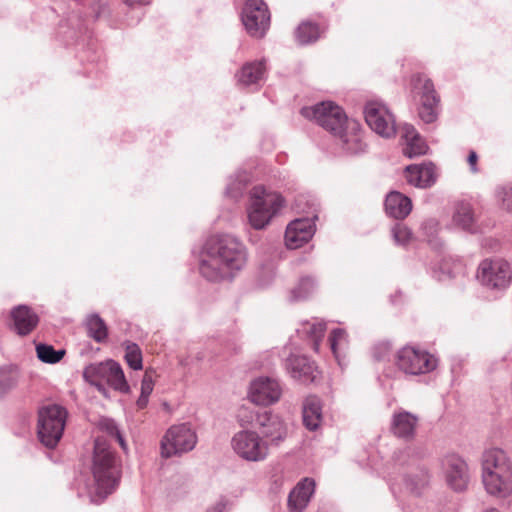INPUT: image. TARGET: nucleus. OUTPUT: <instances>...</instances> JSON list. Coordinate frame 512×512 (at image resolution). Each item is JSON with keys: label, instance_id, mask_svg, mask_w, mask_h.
Masks as SVG:
<instances>
[{"label": "nucleus", "instance_id": "1", "mask_svg": "<svg viewBox=\"0 0 512 512\" xmlns=\"http://www.w3.org/2000/svg\"><path fill=\"white\" fill-rule=\"evenodd\" d=\"M246 262V248L237 238L228 234L216 235L207 243L199 270L207 280L218 282L233 278Z\"/></svg>", "mask_w": 512, "mask_h": 512}, {"label": "nucleus", "instance_id": "2", "mask_svg": "<svg viewBox=\"0 0 512 512\" xmlns=\"http://www.w3.org/2000/svg\"><path fill=\"white\" fill-rule=\"evenodd\" d=\"M92 473L95 495L103 500L119 484L120 469L115 454L110 450L106 440L101 437L95 440Z\"/></svg>", "mask_w": 512, "mask_h": 512}, {"label": "nucleus", "instance_id": "3", "mask_svg": "<svg viewBox=\"0 0 512 512\" xmlns=\"http://www.w3.org/2000/svg\"><path fill=\"white\" fill-rule=\"evenodd\" d=\"M284 203V198L279 193L260 185L253 187L247 208L250 225L256 230L264 229L279 214Z\"/></svg>", "mask_w": 512, "mask_h": 512}, {"label": "nucleus", "instance_id": "4", "mask_svg": "<svg viewBox=\"0 0 512 512\" xmlns=\"http://www.w3.org/2000/svg\"><path fill=\"white\" fill-rule=\"evenodd\" d=\"M83 377L100 392H105L104 383L124 393L128 392L130 388L123 369L120 364L114 360H107L86 366L83 371Z\"/></svg>", "mask_w": 512, "mask_h": 512}, {"label": "nucleus", "instance_id": "5", "mask_svg": "<svg viewBox=\"0 0 512 512\" xmlns=\"http://www.w3.org/2000/svg\"><path fill=\"white\" fill-rule=\"evenodd\" d=\"M67 411L59 405H49L39 410L38 436L49 448H54L62 438Z\"/></svg>", "mask_w": 512, "mask_h": 512}, {"label": "nucleus", "instance_id": "6", "mask_svg": "<svg viewBox=\"0 0 512 512\" xmlns=\"http://www.w3.org/2000/svg\"><path fill=\"white\" fill-rule=\"evenodd\" d=\"M301 115L314 120L334 136L343 132L344 126L349 122L343 109L331 101H324L311 107H303Z\"/></svg>", "mask_w": 512, "mask_h": 512}, {"label": "nucleus", "instance_id": "7", "mask_svg": "<svg viewBox=\"0 0 512 512\" xmlns=\"http://www.w3.org/2000/svg\"><path fill=\"white\" fill-rule=\"evenodd\" d=\"M395 364L406 374L421 375L433 371L437 367V359L425 350L405 346L397 352Z\"/></svg>", "mask_w": 512, "mask_h": 512}, {"label": "nucleus", "instance_id": "8", "mask_svg": "<svg viewBox=\"0 0 512 512\" xmlns=\"http://www.w3.org/2000/svg\"><path fill=\"white\" fill-rule=\"evenodd\" d=\"M231 446L240 458L250 462L263 461L269 454L268 443L255 431L237 432L231 440Z\"/></svg>", "mask_w": 512, "mask_h": 512}, {"label": "nucleus", "instance_id": "9", "mask_svg": "<svg viewBox=\"0 0 512 512\" xmlns=\"http://www.w3.org/2000/svg\"><path fill=\"white\" fill-rule=\"evenodd\" d=\"M197 436L188 424L171 426L161 440V454L165 458L191 451Z\"/></svg>", "mask_w": 512, "mask_h": 512}, {"label": "nucleus", "instance_id": "10", "mask_svg": "<svg viewBox=\"0 0 512 512\" xmlns=\"http://www.w3.org/2000/svg\"><path fill=\"white\" fill-rule=\"evenodd\" d=\"M247 33L254 38L265 36L270 26V12L263 0H247L241 14Z\"/></svg>", "mask_w": 512, "mask_h": 512}, {"label": "nucleus", "instance_id": "11", "mask_svg": "<svg viewBox=\"0 0 512 512\" xmlns=\"http://www.w3.org/2000/svg\"><path fill=\"white\" fill-rule=\"evenodd\" d=\"M365 121L378 135L390 138L396 134L394 116L388 108L377 101H370L364 109Z\"/></svg>", "mask_w": 512, "mask_h": 512}, {"label": "nucleus", "instance_id": "12", "mask_svg": "<svg viewBox=\"0 0 512 512\" xmlns=\"http://www.w3.org/2000/svg\"><path fill=\"white\" fill-rule=\"evenodd\" d=\"M413 81L415 88L420 89L419 117L427 124L433 123L438 117L440 102L434 84L429 78L423 75L416 76Z\"/></svg>", "mask_w": 512, "mask_h": 512}, {"label": "nucleus", "instance_id": "13", "mask_svg": "<svg viewBox=\"0 0 512 512\" xmlns=\"http://www.w3.org/2000/svg\"><path fill=\"white\" fill-rule=\"evenodd\" d=\"M478 279L485 286L491 288H505L511 280V268L508 262L502 259L484 260L478 268Z\"/></svg>", "mask_w": 512, "mask_h": 512}, {"label": "nucleus", "instance_id": "14", "mask_svg": "<svg viewBox=\"0 0 512 512\" xmlns=\"http://www.w3.org/2000/svg\"><path fill=\"white\" fill-rule=\"evenodd\" d=\"M282 394V389L275 379L259 377L255 379L249 389L250 400L262 406L276 403Z\"/></svg>", "mask_w": 512, "mask_h": 512}, {"label": "nucleus", "instance_id": "15", "mask_svg": "<svg viewBox=\"0 0 512 512\" xmlns=\"http://www.w3.org/2000/svg\"><path fill=\"white\" fill-rule=\"evenodd\" d=\"M447 484L455 491H463L469 482L466 462L455 454L447 455L442 460Z\"/></svg>", "mask_w": 512, "mask_h": 512}, {"label": "nucleus", "instance_id": "16", "mask_svg": "<svg viewBox=\"0 0 512 512\" xmlns=\"http://www.w3.org/2000/svg\"><path fill=\"white\" fill-rule=\"evenodd\" d=\"M285 367L292 378L304 384L314 383L320 375L315 363L306 356L291 355L286 359Z\"/></svg>", "mask_w": 512, "mask_h": 512}, {"label": "nucleus", "instance_id": "17", "mask_svg": "<svg viewBox=\"0 0 512 512\" xmlns=\"http://www.w3.org/2000/svg\"><path fill=\"white\" fill-rule=\"evenodd\" d=\"M264 438L271 444L278 445L286 437V428L282 419L269 411L257 413L255 419Z\"/></svg>", "mask_w": 512, "mask_h": 512}, {"label": "nucleus", "instance_id": "18", "mask_svg": "<svg viewBox=\"0 0 512 512\" xmlns=\"http://www.w3.org/2000/svg\"><path fill=\"white\" fill-rule=\"evenodd\" d=\"M315 232L310 219L301 218L290 222L285 231V243L289 249H297L307 243Z\"/></svg>", "mask_w": 512, "mask_h": 512}, {"label": "nucleus", "instance_id": "19", "mask_svg": "<svg viewBox=\"0 0 512 512\" xmlns=\"http://www.w3.org/2000/svg\"><path fill=\"white\" fill-rule=\"evenodd\" d=\"M10 317L13 321L14 330L20 336L30 334L39 323L38 315L27 305L14 307L10 312Z\"/></svg>", "mask_w": 512, "mask_h": 512}, {"label": "nucleus", "instance_id": "20", "mask_svg": "<svg viewBox=\"0 0 512 512\" xmlns=\"http://www.w3.org/2000/svg\"><path fill=\"white\" fill-rule=\"evenodd\" d=\"M484 487L490 495L505 498L512 494V469L500 473L482 475Z\"/></svg>", "mask_w": 512, "mask_h": 512}, {"label": "nucleus", "instance_id": "21", "mask_svg": "<svg viewBox=\"0 0 512 512\" xmlns=\"http://www.w3.org/2000/svg\"><path fill=\"white\" fill-rule=\"evenodd\" d=\"M418 417L408 411L395 412L391 421V432L394 436L404 440H412L415 437Z\"/></svg>", "mask_w": 512, "mask_h": 512}, {"label": "nucleus", "instance_id": "22", "mask_svg": "<svg viewBox=\"0 0 512 512\" xmlns=\"http://www.w3.org/2000/svg\"><path fill=\"white\" fill-rule=\"evenodd\" d=\"M342 143L343 148L353 154L363 152L366 144L363 142L360 126L355 121H349L343 129L336 135Z\"/></svg>", "mask_w": 512, "mask_h": 512}, {"label": "nucleus", "instance_id": "23", "mask_svg": "<svg viewBox=\"0 0 512 512\" xmlns=\"http://www.w3.org/2000/svg\"><path fill=\"white\" fill-rule=\"evenodd\" d=\"M405 177L410 185L427 188L435 182V167L433 164L409 165L405 169Z\"/></svg>", "mask_w": 512, "mask_h": 512}, {"label": "nucleus", "instance_id": "24", "mask_svg": "<svg viewBox=\"0 0 512 512\" xmlns=\"http://www.w3.org/2000/svg\"><path fill=\"white\" fill-rule=\"evenodd\" d=\"M315 488V482L305 478L290 492L288 505L291 512H302L307 506Z\"/></svg>", "mask_w": 512, "mask_h": 512}, {"label": "nucleus", "instance_id": "25", "mask_svg": "<svg viewBox=\"0 0 512 512\" xmlns=\"http://www.w3.org/2000/svg\"><path fill=\"white\" fill-rule=\"evenodd\" d=\"M412 210V201L398 191H391L385 199V211L394 219L406 218Z\"/></svg>", "mask_w": 512, "mask_h": 512}, {"label": "nucleus", "instance_id": "26", "mask_svg": "<svg viewBox=\"0 0 512 512\" xmlns=\"http://www.w3.org/2000/svg\"><path fill=\"white\" fill-rule=\"evenodd\" d=\"M511 469L512 463L504 451L493 449L484 453L482 461V475L500 473V471L504 472Z\"/></svg>", "mask_w": 512, "mask_h": 512}, {"label": "nucleus", "instance_id": "27", "mask_svg": "<svg viewBox=\"0 0 512 512\" xmlns=\"http://www.w3.org/2000/svg\"><path fill=\"white\" fill-rule=\"evenodd\" d=\"M402 132V137L405 140V147L403 149L404 155L408 156L409 158H413L416 156L424 155L426 153L428 147L414 126L405 124L402 127Z\"/></svg>", "mask_w": 512, "mask_h": 512}, {"label": "nucleus", "instance_id": "28", "mask_svg": "<svg viewBox=\"0 0 512 512\" xmlns=\"http://www.w3.org/2000/svg\"><path fill=\"white\" fill-rule=\"evenodd\" d=\"M322 421V406L318 397L309 396L303 404V423L311 431L319 428Z\"/></svg>", "mask_w": 512, "mask_h": 512}, {"label": "nucleus", "instance_id": "29", "mask_svg": "<svg viewBox=\"0 0 512 512\" xmlns=\"http://www.w3.org/2000/svg\"><path fill=\"white\" fill-rule=\"evenodd\" d=\"M264 73V62L253 61L243 65L241 70L236 74V78L240 85L249 86L257 84L263 78Z\"/></svg>", "mask_w": 512, "mask_h": 512}, {"label": "nucleus", "instance_id": "30", "mask_svg": "<svg viewBox=\"0 0 512 512\" xmlns=\"http://www.w3.org/2000/svg\"><path fill=\"white\" fill-rule=\"evenodd\" d=\"M453 222L463 230L475 231V215L472 206L467 202H460L455 207Z\"/></svg>", "mask_w": 512, "mask_h": 512}, {"label": "nucleus", "instance_id": "31", "mask_svg": "<svg viewBox=\"0 0 512 512\" xmlns=\"http://www.w3.org/2000/svg\"><path fill=\"white\" fill-rule=\"evenodd\" d=\"M320 35V27L311 21L302 22L295 31V38L301 45H306L317 41Z\"/></svg>", "mask_w": 512, "mask_h": 512}, {"label": "nucleus", "instance_id": "32", "mask_svg": "<svg viewBox=\"0 0 512 512\" xmlns=\"http://www.w3.org/2000/svg\"><path fill=\"white\" fill-rule=\"evenodd\" d=\"M88 335L98 343L106 340L108 328L104 320L98 314H91L86 319Z\"/></svg>", "mask_w": 512, "mask_h": 512}, {"label": "nucleus", "instance_id": "33", "mask_svg": "<svg viewBox=\"0 0 512 512\" xmlns=\"http://www.w3.org/2000/svg\"><path fill=\"white\" fill-rule=\"evenodd\" d=\"M316 287V282L312 277H302L297 285L291 290V298L295 301L306 299L314 293Z\"/></svg>", "mask_w": 512, "mask_h": 512}, {"label": "nucleus", "instance_id": "34", "mask_svg": "<svg viewBox=\"0 0 512 512\" xmlns=\"http://www.w3.org/2000/svg\"><path fill=\"white\" fill-rule=\"evenodd\" d=\"M36 353L39 360L49 364L59 362L65 355L64 350L56 351L53 346L42 343L36 346Z\"/></svg>", "mask_w": 512, "mask_h": 512}, {"label": "nucleus", "instance_id": "35", "mask_svg": "<svg viewBox=\"0 0 512 512\" xmlns=\"http://www.w3.org/2000/svg\"><path fill=\"white\" fill-rule=\"evenodd\" d=\"M128 366L133 370H141L143 368L142 351L136 343H125V356Z\"/></svg>", "mask_w": 512, "mask_h": 512}, {"label": "nucleus", "instance_id": "36", "mask_svg": "<svg viewBox=\"0 0 512 512\" xmlns=\"http://www.w3.org/2000/svg\"><path fill=\"white\" fill-rule=\"evenodd\" d=\"M100 430L106 432L109 436L114 437L123 449H126V443L120 433L116 423L109 418H101L98 422Z\"/></svg>", "mask_w": 512, "mask_h": 512}, {"label": "nucleus", "instance_id": "37", "mask_svg": "<svg viewBox=\"0 0 512 512\" xmlns=\"http://www.w3.org/2000/svg\"><path fill=\"white\" fill-rule=\"evenodd\" d=\"M305 331L313 340V348L317 351L326 331V324L324 322H308L305 324Z\"/></svg>", "mask_w": 512, "mask_h": 512}, {"label": "nucleus", "instance_id": "38", "mask_svg": "<svg viewBox=\"0 0 512 512\" xmlns=\"http://www.w3.org/2000/svg\"><path fill=\"white\" fill-rule=\"evenodd\" d=\"M428 478V472L425 469H420L415 475H408L405 482L412 492H418L427 485Z\"/></svg>", "mask_w": 512, "mask_h": 512}, {"label": "nucleus", "instance_id": "39", "mask_svg": "<svg viewBox=\"0 0 512 512\" xmlns=\"http://www.w3.org/2000/svg\"><path fill=\"white\" fill-rule=\"evenodd\" d=\"M331 350L336 357L339 351L342 350L347 344V335L343 329H334L329 337Z\"/></svg>", "mask_w": 512, "mask_h": 512}, {"label": "nucleus", "instance_id": "40", "mask_svg": "<svg viewBox=\"0 0 512 512\" xmlns=\"http://www.w3.org/2000/svg\"><path fill=\"white\" fill-rule=\"evenodd\" d=\"M247 181L248 179L246 175H241L240 179L231 180L226 189V194L233 199H238L242 196Z\"/></svg>", "mask_w": 512, "mask_h": 512}, {"label": "nucleus", "instance_id": "41", "mask_svg": "<svg viewBox=\"0 0 512 512\" xmlns=\"http://www.w3.org/2000/svg\"><path fill=\"white\" fill-rule=\"evenodd\" d=\"M393 238L396 243L406 245L412 239V232L403 224H396L392 229Z\"/></svg>", "mask_w": 512, "mask_h": 512}, {"label": "nucleus", "instance_id": "42", "mask_svg": "<svg viewBox=\"0 0 512 512\" xmlns=\"http://www.w3.org/2000/svg\"><path fill=\"white\" fill-rule=\"evenodd\" d=\"M496 195L503 209L512 211V185L497 189Z\"/></svg>", "mask_w": 512, "mask_h": 512}, {"label": "nucleus", "instance_id": "43", "mask_svg": "<svg viewBox=\"0 0 512 512\" xmlns=\"http://www.w3.org/2000/svg\"><path fill=\"white\" fill-rule=\"evenodd\" d=\"M17 382L16 376L5 370L0 371V389L6 390L15 386Z\"/></svg>", "mask_w": 512, "mask_h": 512}, {"label": "nucleus", "instance_id": "44", "mask_svg": "<svg viewBox=\"0 0 512 512\" xmlns=\"http://www.w3.org/2000/svg\"><path fill=\"white\" fill-rule=\"evenodd\" d=\"M391 351V345L388 342H382L374 347V357L377 360H384Z\"/></svg>", "mask_w": 512, "mask_h": 512}, {"label": "nucleus", "instance_id": "45", "mask_svg": "<svg viewBox=\"0 0 512 512\" xmlns=\"http://www.w3.org/2000/svg\"><path fill=\"white\" fill-rule=\"evenodd\" d=\"M153 388H154V382H153L151 375H149L148 373H145V375L143 376V379L141 381V394L150 396V394L153 391Z\"/></svg>", "mask_w": 512, "mask_h": 512}, {"label": "nucleus", "instance_id": "46", "mask_svg": "<svg viewBox=\"0 0 512 512\" xmlns=\"http://www.w3.org/2000/svg\"><path fill=\"white\" fill-rule=\"evenodd\" d=\"M478 160L479 156L476 151L470 150L467 156V163L469 165L470 172L473 174H477L479 172Z\"/></svg>", "mask_w": 512, "mask_h": 512}, {"label": "nucleus", "instance_id": "47", "mask_svg": "<svg viewBox=\"0 0 512 512\" xmlns=\"http://www.w3.org/2000/svg\"><path fill=\"white\" fill-rule=\"evenodd\" d=\"M228 505V500L225 498H221L213 506L208 508L206 512H225L227 510Z\"/></svg>", "mask_w": 512, "mask_h": 512}, {"label": "nucleus", "instance_id": "48", "mask_svg": "<svg viewBox=\"0 0 512 512\" xmlns=\"http://www.w3.org/2000/svg\"><path fill=\"white\" fill-rule=\"evenodd\" d=\"M149 396L140 394L138 400H137V406L140 409H143L146 407L148 403Z\"/></svg>", "mask_w": 512, "mask_h": 512}, {"label": "nucleus", "instance_id": "49", "mask_svg": "<svg viewBox=\"0 0 512 512\" xmlns=\"http://www.w3.org/2000/svg\"><path fill=\"white\" fill-rule=\"evenodd\" d=\"M127 5L134 6V5H142L148 3L149 0H123Z\"/></svg>", "mask_w": 512, "mask_h": 512}, {"label": "nucleus", "instance_id": "50", "mask_svg": "<svg viewBox=\"0 0 512 512\" xmlns=\"http://www.w3.org/2000/svg\"><path fill=\"white\" fill-rule=\"evenodd\" d=\"M484 512H499V511L497 509H495V508H491V509H488V510H486Z\"/></svg>", "mask_w": 512, "mask_h": 512}]
</instances>
